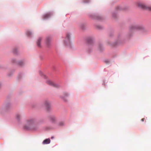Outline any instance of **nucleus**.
<instances>
[{
    "instance_id": "obj_20",
    "label": "nucleus",
    "mask_w": 151,
    "mask_h": 151,
    "mask_svg": "<svg viewBox=\"0 0 151 151\" xmlns=\"http://www.w3.org/2000/svg\"><path fill=\"white\" fill-rule=\"evenodd\" d=\"M50 138H46L42 142L43 145H47L49 144L50 142Z\"/></svg>"
},
{
    "instance_id": "obj_37",
    "label": "nucleus",
    "mask_w": 151,
    "mask_h": 151,
    "mask_svg": "<svg viewBox=\"0 0 151 151\" xmlns=\"http://www.w3.org/2000/svg\"><path fill=\"white\" fill-rule=\"evenodd\" d=\"M144 119H145L144 118H142L141 119V121H142V122H143L144 121Z\"/></svg>"
},
{
    "instance_id": "obj_11",
    "label": "nucleus",
    "mask_w": 151,
    "mask_h": 151,
    "mask_svg": "<svg viewBox=\"0 0 151 151\" xmlns=\"http://www.w3.org/2000/svg\"><path fill=\"white\" fill-rule=\"evenodd\" d=\"M53 14V12H50L46 13L43 15L42 17L43 20H47L50 19Z\"/></svg>"
},
{
    "instance_id": "obj_30",
    "label": "nucleus",
    "mask_w": 151,
    "mask_h": 151,
    "mask_svg": "<svg viewBox=\"0 0 151 151\" xmlns=\"http://www.w3.org/2000/svg\"><path fill=\"white\" fill-rule=\"evenodd\" d=\"M40 57L41 60H43L45 56L44 55L42 54L40 55Z\"/></svg>"
},
{
    "instance_id": "obj_28",
    "label": "nucleus",
    "mask_w": 151,
    "mask_h": 151,
    "mask_svg": "<svg viewBox=\"0 0 151 151\" xmlns=\"http://www.w3.org/2000/svg\"><path fill=\"white\" fill-rule=\"evenodd\" d=\"M94 25L95 27L101 30L103 28V27L100 25L96 24H95Z\"/></svg>"
},
{
    "instance_id": "obj_12",
    "label": "nucleus",
    "mask_w": 151,
    "mask_h": 151,
    "mask_svg": "<svg viewBox=\"0 0 151 151\" xmlns=\"http://www.w3.org/2000/svg\"><path fill=\"white\" fill-rule=\"evenodd\" d=\"M49 120L52 124H55L57 122V118L54 115H50L48 116Z\"/></svg>"
},
{
    "instance_id": "obj_3",
    "label": "nucleus",
    "mask_w": 151,
    "mask_h": 151,
    "mask_svg": "<svg viewBox=\"0 0 151 151\" xmlns=\"http://www.w3.org/2000/svg\"><path fill=\"white\" fill-rule=\"evenodd\" d=\"M27 123L29 126L26 124L24 125L23 126V129L25 130L36 131L37 130L38 126L35 124V122L33 119L28 120Z\"/></svg>"
},
{
    "instance_id": "obj_7",
    "label": "nucleus",
    "mask_w": 151,
    "mask_h": 151,
    "mask_svg": "<svg viewBox=\"0 0 151 151\" xmlns=\"http://www.w3.org/2000/svg\"><path fill=\"white\" fill-rule=\"evenodd\" d=\"M125 42L124 39H122V36L120 34H119L117 38V40L112 42L111 45L113 47H115L120 44H122Z\"/></svg>"
},
{
    "instance_id": "obj_25",
    "label": "nucleus",
    "mask_w": 151,
    "mask_h": 151,
    "mask_svg": "<svg viewBox=\"0 0 151 151\" xmlns=\"http://www.w3.org/2000/svg\"><path fill=\"white\" fill-rule=\"evenodd\" d=\"M14 71V70H12L10 71V73H9L7 74V76H8V77H12Z\"/></svg>"
},
{
    "instance_id": "obj_13",
    "label": "nucleus",
    "mask_w": 151,
    "mask_h": 151,
    "mask_svg": "<svg viewBox=\"0 0 151 151\" xmlns=\"http://www.w3.org/2000/svg\"><path fill=\"white\" fill-rule=\"evenodd\" d=\"M44 106L46 111L48 113L50 112L51 111V104L50 103L45 101L44 103Z\"/></svg>"
},
{
    "instance_id": "obj_26",
    "label": "nucleus",
    "mask_w": 151,
    "mask_h": 151,
    "mask_svg": "<svg viewBox=\"0 0 151 151\" xmlns=\"http://www.w3.org/2000/svg\"><path fill=\"white\" fill-rule=\"evenodd\" d=\"M12 52L14 54L17 55L18 54V50L17 48H14L12 50Z\"/></svg>"
},
{
    "instance_id": "obj_4",
    "label": "nucleus",
    "mask_w": 151,
    "mask_h": 151,
    "mask_svg": "<svg viewBox=\"0 0 151 151\" xmlns=\"http://www.w3.org/2000/svg\"><path fill=\"white\" fill-rule=\"evenodd\" d=\"M85 40L86 42V45L88 47L87 52L89 53H90L92 52L93 47L95 42L94 41L91 37H87Z\"/></svg>"
},
{
    "instance_id": "obj_9",
    "label": "nucleus",
    "mask_w": 151,
    "mask_h": 151,
    "mask_svg": "<svg viewBox=\"0 0 151 151\" xmlns=\"http://www.w3.org/2000/svg\"><path fill=\"white\" fill-rule=\"evenodd\" d=\"M89 16L93 20L95 19L99 21L103 20V17L97 13L90 14Z\"/></svg>"
},
{
    "instance_id": "obj_6",
    "label": "nucleus",
    "mask_w": 151,
    "mask_h": 151,
    "mask_svg": "<svg viewBox=\"0 0 151 151\" xmlns=\"http://www.w3.org/2000/svg\"><path fill=\"white\" fill-rule=\"evenodd\" d=\"M39 75L42 78L45 79H47V81H46V83L48 85L57 88H58L59 87V84L52 82L50 80H48V77L47 76L44 74L41 70H39Z\"/></svg>"
},
{
    "instance_id": "obj_24",
    "label": "nucleus",
    "mask_w": 151,
    "mask_h": 151,
    "mask_svg": "<svg viewBox=\"0 0 151 151\" xmlns=\"http://www.w3.org/2000/svg\"><path fill=\"white\" fill-rule=\"evenodd\" d=\"M24 74L22 73L21 72L19 73L17 77V80L18 81L21 80L22 78V76Z\"/></svg>"
},
{
    "instance_id": "obj_10",
    "label": "nucleus",
    "mask_w": 151,
    "mask_h": 151,
    "mask_svg": "<svg viewBox=\"0 0 151 151\" xmlns=\"http://www.w3.org/2000/svg\"><path fill=\"white\" fill-rule=\"evenodd\" d=\"M11 62L13 64L17 65L20 67H22L24 65V63L22 60L18 61L14 58L11 59Z\"/></svg>"
},
{
    "instance_id": "obj_18",
    "label": "nucleus",
    "mask_w": 151,
    "mask_h": 151,
    "mask_svg": "<svg viewBox=\"0 0 151 151\" xmlns=\"http://www.w3.org/2000/svg\"><path fill=\"white\" fill-rule=\"evenodd\" d=\"M41 40L42 39L40 37H39L37 40L36 44L37 47L39 48L41 47Z\"/></svg>"
},
{
    "instance_id": "obj_2",
    "label": "nucleus",
    "mask_w": 151,
    "mask_h": 151,
    "mask_svg": "<svg viewBox=\"0 0 151 151\" xmlns=\"http://www.w3.org/2000/svg\"><path fill=\"white\" fill-rule=\"evenodd\" d=\"M134 31H139L142 33L145 32V27L142 25L137 24L132 26L129 28V32L128 35V38L133 36Z\"/></svg>"
},
{
    "instance_id": "obj_32",
    "label": "nucleus",
    "mask_w": 151,
    "mask_h": 151,
    "mask_svg": "<svg viewBox=\"0 0 151 151\" xmlns=\"http://www.w3.org/2000/svg\"><path fill=\"white\" fill-rule=\"evenodd\" d=\"M104 61L107 64L108 63L110 62V61L108 59H106L104 60Z\"/></svg>"
},
{
    "instance_id": "obj_5",
    "label": "nucleus",
    "mask_w": 151,
    "mask_h": 151,
    "mask_svg": "<svg viewBox=\"0 0 151 151\" xmlns=\"http://www.w3.org/2000/svg\"><path fill=\"white\" fill-rule=\"evenodd\" d=\"M70 34L67 32L66 34L65 39L63 40V45L64 46L70 49L72 48V42L71 40Z\"/></svg>"
},
{
    "instance_id": "obj_38",
    "label": "nucleus",
    "mask_w": 151,
    "mask_h": 151,
    "mask_svg": "<svg viewBox=\"0 0 151 151\" xmlns=\"http://www.w3.org/2000/svg\"><path fill=\"white\" fill-rule=\"evenodd\" d=\"M3 68V67L2 65H0V69H2Z\"/></svg>"
},
{
    "instance_id": "obj_21",
    "label": "nucleus",
    "mask_w": 151,
    "mask_h": 151,
    "mask_svg": "<svg viewBox=\"0 0 151 151\" xmlns=\"http://www.w3.org/2000/svg\"><path fill=\"white\" fill-rule=\"evenodd\" d=\"M26 34L27 36L29 38H32L33 36L32 33L29 30H27L26 32Z\"/></svg>"
},
{
    "instance_id": "obj_15",
    "label": "nucleus",
    "mask_w": 151,
    "mask_h": 151,
    "mask_svg": "<svg viewBox=\"0 0 151 151\" xmlns=\"http://www.w3.org/2000/svg\"><path fill=\"white\" fill-rule=\"evenodd\" d=\"M69 95V94L67 92H64L63 95L61 96L60 98L62 99L64 101L66 102L67 101V98Z\"/></svg>"
},
{
    "instance_id": "obj_19",
    "label": "nucleus",
    "mask_w": 151,
    "mask_h": 151,
    "mask_svg": "<svg viewBox=\"0 0 151 151\" xmlns=\"http://www.w3.org/2000/svg\"><path fill=\"white\" fill-rule=\"evenodd\" d=\"M138 6L141 9L145 10L147 9V6L146 5L144 4H142L140 2L138 3Z\"/></svg>"
},
{
    "instance_id": "obj_1",
    "label": "nucleus",
    "mask_w": 151,
    "mask_h": 151,
    "mask_svg": "<svg viewBox=\"0 0 151 151\" xmlns=\"http://www.w3.org/2000/svg\"><path fill=\"white\" fill-rule=\"evenodd\" d=\"M11 95L9 94L6 97V99L3 104L1 107L0 108V114L4 115L5 113L10 111L12 108L10 98Z\"/></svg>"
},
{
    "instance_id": "obj_8",
    "label": "nucleus",
    "mask_w": 151,
    "mask_h": 151,
    "mask_svg": "<svg viewBox=\"0 0 151 151\" xmlns=\"http://www.w3.org/2000/svg\"><path fill=\"white\" fill-rule=\"evenodd\" d=\"M127 9L128 7L127 6L122 7L120 6H118L116 8L115 10L112 12V17H113L114 18L116 19L117 17V14L119 11L126 10H127Z\"/></svg>"
},
{
    "instance_id": "obj_40",
    "label": "nucleus",
    "mask_w": 151,
    "mask_h": 151,
    "mask_svg": "<svg viewBox=\"0 0 151 151\" xmlns=\"http://www.w3.org/2000/svg\"><path fill=\"white\" fill-rule=\"evenodd\" d=\"M21 94V93H19V95H20Z\"/></svg>"
},
{
    "instance_id": "obj_16",
    "label": "nucleus",
    "mask_w": 151,
    "mask_h": 151,
    "mask_svg": "<svg viewBox=\"0 0 151 151\" xmlns=\"http://www.w3.org/2000/svg\"><path fill=\"white\" fill-rule=\"evenodd\" d=\"M51 38L49 37H47L46 38L45 40V44L46 46L50 48L51 47Z\"/></svg>"
},
{
    "instance_id": "obj_17",
    "label": "nucleus",
    "mask_w": 151,
    "mask_h": 151,
    "mask_svg": "<svg viewBox=\"0 0 151 151\" xmlns=\"http://www.w3.org/2000/svg\"><path fill=\"white\" fill-rule=\"evenodd\" d=\"M57 128V127L55 126L49 127H43V129L45 131H48L51 129H55Z\"/></svg>"
},
{
    "instance_id": "obj_27",
    "label": "nucleus",
    "mask_w": 151,
    "mask_h": 151,
    "mask_svg": "<svg viewBox=\"0 0 151 151\" xmlns=\"http://www.w3.org/2000/svg\"><path fill=\"white\" fill-rule=\"evenodd\" d=\"M85 24L82 23L80 25V27L81 29L83 30H85L86 29V28L85 27Z\"/></svg>"
},
{
    "instance_id": "obj_34",
    "label": "nucleus",
    "mask_w": 151,
    "mask_h": 151,
    "mask_svg": "<svg viewBox=\"0 0 151 151\" xmlns=\"http://www.w3.org/2000/svg\"><path fill=\"white\" fill-rule=\"evenodd\" d=\"M37 104H34L32 105V106L33 108H36L37 106Z\"/></svg>"
},
{
    "instance_id": "obj_35",
    "label": "nucleus",
    "mask_w": 151,
    "mask_h": 151,
    "mask_svg": "<svg viewBox=\"0 0 151 151\" xmlns=\"http://www.w3.org/2000/svg\"><path fill=\"white\" fill-rule=\"evenodd\" d=\"M109 36L110 37H113V33H112V32L110 33L109 34Z\"/></svg>"
},
{
    "instance_id": "obj_31",
    "label": "nucleus",
    "mask_w": 151,
    "mask_h": 151,
    "mask_svg": "<svg viewBox=\"0 0 151 151\" xmlns=\"http://www.w3.org/2000/svg\"><path fill=\"white\" fill-rule=\"evenodd\" d=\"M107 81L106 80H103V83L102 84V85H104V86H106V84H105V83H107Z\"/></svg>"
},
{
    "instance_id": "obj_39",
    "label": "nucleus",
    "mask_w": 151,
    "mask_h": 151,
    "mask_svg": "<svg viewBox=\"0 0 151 151\" xmlns=\"http://www.w3.org/2000/svg\"><path fill=\"white\" fill-rule=\"evenodd\" d=\"M104 71H106V69H104Z\"/></svg>"
},
{
    "instance_id": "obj_23",
    "label": "nucleus",
    "mask_w": 151,
    "mask_h": 151,
    "mask_svg": "<svg viewBox=\"0 0 151 151\" xmlns=\"http://www.w3.org/2000/svg\"><path fill=\"white\" fill-rule=\"evenodd\" d=\"M57 124L58 127H64L65 126V124L64 122L61 121L59 122Z\"/></svg>"
},
{
    "instance_id": "obj_36",
    "label": "nucleus",
    "mask_w": 151,
    "mask_h": 151,
    "mask_svg": "<svg viewBox=\"0 0 151 151\" xmlns=\"http://www.w3.org/2000/svg\"><path fill=\"white\" fill-rule=\"evenodd\" d=\"M50 138L51 139H53L54 138V136H52Z\"/></svg>"
},
{
    "instance_id": "obj_14",
    "label": "nucleus",
    "mask_w": 151,
    "mask_h": 151,
    "mask_svg": "<svg viewBox=\"0 0 151 151\" xmlns=\"http://www.w3.org/2000/svg\"><path fill=\"white\" fill-rule=\"evenodd\" d=\"M104 47L101 42H99L98 44V50L101 53L103 52L104 50Z\"/></svg>"
},
{
    "instance_id": "obj_29",
    "label": "nucleus",
    "mask_w": 151,
    "mask_h": 151,
    "mask_svg": "<svg viewBox=\"0 0 151 151\" xmlns=\"http://www.w3.org/2000/svg\"><path fill=\"white\" fill-rule=\"evenodd\" d=\"M91 2V0H83L82 2L85 4H88Z\"/></svg>"
},
{
    "instance_id": "obj_22",
    "label": "nucleus",
    "mask_w": 151,
    "mask_h": 151,
    "mask_svg": "<svg viewBox=\"0 0 151 151\" xmlns=\"http://www.w3.org/2000/svg\"><path fill=\"white\" fill-rule=\"evenodd\" d=\"M16 119L17 121L18 124H19L20 123V116L18 114H17L16 115Z\"/></svg>"
},
{
    "instance_id": "obj_33",
    "label": "nucleus",
    "mask_w": 151,
    "mask_h": 151,
    "mask_svg": "<svg viewBox=\"0 0 151 151\" xmlns=\"http://www.w3.org/2000/svg\"><path fill=\"white\" fill-rule=\"evenodd\" d=\"M146 10H147L149 11H151V6H147V9H146Z\"/></svg>"
}]
</instances>
